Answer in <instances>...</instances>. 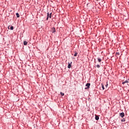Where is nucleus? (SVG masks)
Returning a JSON list of instances; mask_svg holds the SVG:
<instances>
[{
    "mask_svg": "<svg viewBox=\"0 0 129 129\" xmlns=\"http://www.w3.org/2000/svg\"><path fill=\"white\" fill-rule=\"evenodd\" d=\"M49 18H50V15L49 12L47 13V17H46V21H48L49 20Z\"/></svg>",
    "mask_w": 129,
    "mask_h": 129,
    "instance_id": "obj_5",
    "label": "nucleus"
},
{
    "mask_svg": "<svg viewBox=\"0 0 129 129\" xmlns=\"http://www.w3.org/2000/svg\"><path fill=\"white\" fill-rule=\"evenodd\" d=\"M121 122H123V121H125V118H123L121 120Z\"/></svg>",
    "mask_w": 129,
    "mask_h": 129,
    "instance_id": "obj_14",
    "label": "nucleus"
},
{
    "mask_svg": "<svg viewBox=\"0 0 129 129\" xmlns=\"http://www.w3.org/2000/svg\"><path fill=\"white\" fill-rule=\"evenodd\" d=\"M119 116H120L121 117H123L124 116V112L120 113Z\"/></svg>",
    "mask_w": 129,
    "mask_h": 129,
    "instance_id": "obj_4",
    "label": "nucleus"
},
{
    "mask_svg": "<svg viewBox=\"0 0 129 129\" xmlns=\"http://www.w3.org/2000/svg\"><path fill=\"white\" fill-rule=\"evenodd\" d=\"M128 82H129V80L128 79V80H126L125 81H123L122 82V84H125V83H128Z\"/></svg>",
    "mask_w": 129,
    "mask_h": 129,
    "instance_id": "obj_6",
    "label": "nucleus"
},
{
    "mask_svg": "<svg viewBox=\"0 0 129 129\" xmlns=\"http://www.w3.org/2000/svg\"><path fill=\"white\" fill-rule=\"evenodd\" d=\"M51 18H52V13L49 14V19H51Z\"/></svg>",
    "mask_w": 129,
    "mask_h": 129,
    "instance_id": "obj_13",
    "label": "nucleus"
},
{
    "mask_svg": "<svg viewBox=\"0 0 129 129\" xmlns=\"http://www.w3.org/2000/svg\"><path fill=\"white\" fill-rule=\"evenodd\" d=\"M101 87L102 88V90H104L105 88H104V85H103V84H101Z\"/></svg>",
    "mask_w": 129,
    "mask_h": 129,
    "instance_id": "obj_10",
    "label": "nucleus"
},
{
    "mask_svg": "<svg viewBox=\"0 0 129 129\" xmlns=\"http://www.w3.org/2000/svg\"><path fill=\"white\" fill-rule=\"evenodd\" d=\"M96 66H97V68H100V66H99V64H97Z\"/></svg>",
    "mask_w": 129,
    "mask_h": 129,
    "instance_id": "obj_18",
    "label": "nucleus"
},
{
    "mask_svg": "<svg viewBox=\"0 0 129 129\" xmlns=\"http://www.w3.org/2000/svg\"><path fill=\"white\" fill-rule=\"evenodd\" d=\"M98 61L100 63L101 62V59L100 58H98Z\"/></svg>",
    "mask_w": 129,
    "mask_h": 129,
    "instance_id": "obj_12",
    "label": "nucleus"
},
{
    "mask_svg": "<svg viewBox=\"0 0 129 129\" xmlns=\"http://www.w3.org/2000/svg\"><path fill=\"white\" fill-rule=\"evenodd\" d=\"M71 64H72V61L68 63V68L69 69H70V68H71Z\"/></svg>",
    "mask_w": 129,
    "mask_h": 129,
    "instance_id": "obj_3",
    "label": "nucleus"
},
{
    "mask_svg": "<svg viewBox=\"0 0 129 129\" xmlns=\"http://www.w3.org/2000/svg\"><path fill=\"white\" fill-rule=\"evenodd\" d=\"M96 1H97V2H98V0H96Z\"/></svg>",
    "mask_w": 129,
    "mask_h": 129,
    "instance_id": "obj_21",
    "label": "nucleus"
},
{
    "mask_svg": "<svg viewBox=\"0 0 129 129\" xmlns=\"http://www.w3.org/2000/svg\"><path fill=\"white\" fill-rule=\"evenodd\" d=\"M0 35L3 36V34L2 33H0Z\"/></svg>",
    "mask_w": 129,
    "mask_h": 129,
    "instance_id": "obj_20",
    "label": "nucleus"
},
{
    "mask_svg": "<svg viewBox=\"0 0 129 129\" xmlns=\"http://www.w3.org/2000/svg\"><path fill=\"white\" fill-rule=\"evenodd\" d=\"M8 29L9 30H11L12 31H13V30H14V26H9Z\"/></svg>",
    "mask_w": 129,
    "mask_h": 129,
    "instance_id": "obj_7",
    "label": "nucleus"
},
{
    "mask_svg": "<svg viewBox=\"0 0 129 129\" xmlns=\"http://www.w3.org/2000/svg\"><path fill=\"white\" fill-rule=\"evenodd\" d=\"M51 33H55L56 32V29H55V27H52L50 29Z\"/></svg>",
    "mask_w": 129,
    "mask_h": 129,
    "instance_id": "obj_2",
    "label": "nucleus"
},
{
    "mask_svg": "<svg viewBox=\"0 0 129 129\" xmlns=\"http://www.w3.org/2000/svg\"><path fill=\"white\" fill-rule=\"evenodd\" d=\"M116 55H119V52H116Z\"/></svg>",
    "mask_w": 129,
    "mask_h": 129,
    "instance_id": "obj_19",
    "label": "nucleus"
},
{
    "mask_svg": "<svg viewBox=\"0 0 129 129\" xmlns=\"http://www.w3.org/2000/svg\"><path fill=\"white\" fill-rule=\"evenodd\" d=\"M60 95H61V96H64V93H62L61 92H60Z\"/></svg>",
    "mask_w": 129,
    "mask_h": 129,
    "instance_id": "obj_17",
    "label": "nucleus"
},
{
    "mask_svg": "<svg viewBox=\"0 0 129 129\" xmlns=\"http://www.w3.org/2000/svg\"><path fill=\"white\" fill-rule=\"evenodd\" d=\"M23 45H24V46H27V45H28V41H24L23 42Z\"/></svg>",
    "mask_w": 129,
    "mask_h": 129,
    "instance_id": "obj_8",
    "label": "nucleus"
},
{
    "mask_svg": "<svg viewBox=\"0 0 129 129\" xmlns=\"http://www.w3.org/2000/svg\"><path fill=\"white\" fill-rule=\"evenodd\" d=\"M95 119L96 120H98L99 119V116H98V115H95Z\"/></svg>",
    "mask_w": 129,
    "mask_h": 129,
    "instance_id": "obj_9",
    "label": "nucleus"
},
{
    "mask_svg": "<svg viewBox=\"0 0 129 129\" xmlns=\"http://www.w3.org/2000/svg\"><path fill=\"white\" fill-rule=\"evenodd\" d=\"M16 16H17V18H20V14H19L18 13H16Z\"/></svg>",
    "mask_w": 129,
    "mask_h": 129,
    "instance_id": "obj_11",
    "label": "nucleus"
},
{
    "mask_svg": "<svg viewBox=\"0 0 129 129\" xmlns=\"http://www.w3.org/2000/svg\"><path fill=\"white\" fill-rule=\"evenodd\" d=\"M77 54H78L77 52H75V54H74V56L75 57H76V56H77Z\"/></svg>",
    "mask_w": 129,
    "mask_h": 129,
    "instance_id": "obj_16",
    "label": "nucleus"
},
{
    "mask_svg": "<svg viewBox=\"0 0 129 129\" xmlns=\"http://www.w3.org/2000/svg\"><path fill=\"white\" fill-rule=\"evenodd\" d=\"M107 86H108V84L107 83V82L105 87H106V88H107Z\"/></svg>",
    "mask_w": 129,
    "mask_h": 129,
    "instance_id": "obj_15",
    "label": "nucleus"
},
{
    "mask_svg": "<svg viewBox=\"0 0 129 129\" xmlns=\"http://www.w3.org/2000/svg\"><path fill=\"white\" fill-rule=\"evenodd\" d=\"M86 86L87 87V88H85V89H89V88H90V83H87L86 84Z\"/></svg>",
    "mask_w": 129,
    "mask_h": 129,
    "instance_id": "obj_1",
    "label": "nucleus"
}]
</instances>
